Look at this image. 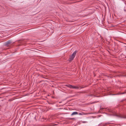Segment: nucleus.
Here are the masks:
<instances>
[{
  "label": "nucleus",
  "instance_id": "6",
  "mask_svg": "<svg viewBox=\"0 0 126 126\" xmlns=\"http://www.w3.org/2000/svg\"><path fill=\"white\" fill-rule=\"evenodd\" d=\"M121 117L122 118H126V116H122Z\"/></svg>",
  "mask_w": 126,
  "mask_h": 126
},
{
  "label": "nucleus",
  "instance_id": "1",
  "mask_svg": "<svg viewBox=\"0 0 126 126\" xmlns=\"http://www.w3.org/2000/svg\"><path fill=\"white\" fill-rule=\"evenodd\" d=\"M77 52L76 51H75L72 54V55L70 57L69 60L70 61L72 60L75 57L76 54Z\"/></svg>",
  "mask_w": 126,
  "mask_h": 126
},
{
  "label": "nucleus",
  "instance_id": "4",
  "mask_svg": "<svg viewBox=\"0 0 126 126\" xmlns=\"http://www.w3.org/2000/svg\"><path fill=\"white\" fill-rule=\"evenodd\" d=\"M72 88H74V89H79V87H78L77 86H72Z\"/></svg>",
  "mask_w": 126,
  "mask_h": 126
},
{
  "label": "nucleus",
  "instance_id": "7",
  "mask_svg": "<svg viewBox=\"0 0 126 126\" xmlns=\"http://www.w3.org/2000/svg\"><path fill=\"white\" fill-rule=\"evenodd\" d=\"M79 115H83L82 113H79Z\"/></svg>",
  "mask_w": 126,
  "mask_h": 126
},
{
  "label": "nucleus",
  "instance_id": "5",
  "mask_svg": "<svg viewBox=\"0 0 126 126\" xmlns=\"http://www.w3.org/2000/svg\"><path fill=\"white\" fill-rule=\"evenodd\" d=\"M66 86L67 87H69V88H72V85H67Z\"/></svg>",
  "mask_w": 126,
  "mask_h": 126
},
{
  "label": "nucleus",
  "instance_id": "2",
  "mask_svg": "<svg viewBox=\"0 0 126 126\" xmlns=\"http://www.w3.org/2000/svg\"><path fill=\"white\" fill-rule=\"evenodd\" d=\"M11 43V41L9 40L6 42L5 43V45L7 46H8V45Z\"/></svg>",
  "mask_w": 126,
  "mask_h": 126
},
{
  "label": "nucleus",
  "instance_id": "3",
  "mask_svg": "<svg viewBox=\"0 0 126 126\" xmlns=\"http://www.w3.org/2000/svg\"><path fill=\"white\" fill-rule=\"evenodd\" d=\"M78 112H73L72 114H71V115L72 116L73 115H76L78 114Z\"/></svg>",
  "mask_w": 126,
  "mask_h": 126
},
{
  "label": "nucleus",
  "instance_id": "8",
  "mask_svg": "<svg viewBox=\"0 0 126 126\" xmlns=\"http://www.w3.org/2000/svg\"><path fill=\"white\" fill-rule=\"evenodd\" d=\"M124 10V11H126V10Z\"/></svg>",
  "mask_w": 126,
  "mask_h": 126
}]
</instances>
